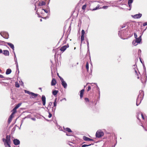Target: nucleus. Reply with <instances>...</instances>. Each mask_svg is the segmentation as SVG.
Listing matches in <instances>:
<instances>
[{
	"label": "nucleus",
	"instance_id": "nucleus-29",
	"mask_svg": "<svg viewBox=\"0 0 147 147\" xmlns=\"http://www.w3.org/2000/svg\"><path fill=\"white\" fill-rule=\"evenodd\" d=\"M137 42L135 40H134L132 42V44L135 46H136L137 45V44H136Z\"/></svg>",
	"mask_w": 147,
	"mask_h": 147
},
{
	"label": "nucleus",
	"instance_id": "nucleus-40",
	"mask_svg": "<svg viewBox=\"0 0 147 147\" xmlns=\"http://www.w3.org/2000/svg\"><path fill=\"white\" fill-rule=\"evenodd\" d=\"M87 47H88V51H89V42L88 40L87 41Z\"/></svg>",
	"mask_w": 147,
	"mask_h": 147
},
{
	"label": "nucleus",
	"instance_id": "nucleus-50",
	"mask_svg": "<svg viewBox=\"0 0 147 147\" xmlns=\"http://www.w3.org/2000/svg\"><path fill=\"white\" fill-rule=\"evenodd\" d=\"M16 70L18 71V73H19V70L18 66H16Z\"/></svg>",
	"mask_w": 147,
	"mask_h": 147
},
{
	"label": "nucleus",
	"instance_id": "nucleus-51",
	"mask_svg": "<svg viewBox=\"0 0 147 147\" xmlns=\"http://www.w3.org/2000/svg\"><path fill=\"white\" fill-rule=\"evenodd\" d=\"M4 78V79H3V80H8L9 79H10V78Z\"/></svg>",
	"mask_w": 147,
	"mask_h": 147
},
{
	"label": "nucleus",
	"instance_id": "nucleus-7",
	"mask_svg": "<svg viewBox=\"0 0 147 147\" xmlns=\"http://www.w3.org/2000/svg\"><path fill=\"white\" fill-rule=\"evenodd\" d=\"M69 47V45L68 44H67L66 45L63 46L61 47L60 49V50L62 52H64L65 51L67 48Z\"/></svg>",
	"mask_w": 147,
	"mask_h": 147
},
{
	"label": "nucleus",
	"instance_id": "nucleus-36",
	"mask_svg": "<svg viewBox=\"0 0 147 147\" xmlns=\"http://www.w3.org/2000/svg\"><path fill=\"white\" fill-rule=\"evenodd\" d=\"M49 2L48 3L47 5H46V9L49 10H50V8L49 6Z\"/></svg>",
	"mask_w": 147,
	"mask_h": 147
},
{
	"label": "nucleus",
	"instance_id": "nucleus-30",
	"mask_svg": "<svg viewBox=\"0 0 147 147\" xmlns=\"http://www.w3.org/2000/svg\"><path fill=\"white\" fill-rule=\"evenodd\" d=\"M86 68L87 70V71H88L89 70V64L88 62H87L86 65Z\"/></svg>",
	"mask_w": 147,
	"mask_h": 147
},
{
	"label": "nucleus",
	"instance_id": "nucleus-46",
	"mask_svg": "<svg viewBox=\"0 0 147 147\" xmlns=\"http://www.w3.org/2000/svg\"><path fill=\"white\" fill-rule=\"evenodd\" d=\"M14 61H17L16 55H15L14 56Z\"/></svg>",
	"mask_w": 147,
	"mask_h": 147
},
{
	"label": "nucleus",
	"instance_id": "nucleus-19",
	"mask_svg": "<svg viewBox=\"0 0 147 147\" xmlns=\"http://www.w3.org/2000/svg\"><path fill=\"white\" fill-rule=\"evenodd\" d=\"M58 92V90H55L52 91V94L53 95L55 96L57 95Z\"/></svg>",
	"mask_w": 147,
	"mask_h": 147
},
{
	"label": "nucleus",
	"instance_id": "nucleus-45",
	"mask_svg": "<svg viewBox=\"0 0 147 147\" xmlns=\"http://www.w3.org/2000/svg\"><path fill=\"white\" fill-rule=\"evenodd\" d=\"M141 50L140 49H139L138 50V55H139L141 53Z\"/></svg>",
	"mask_w": 147,
	"mask_h": 147
},
{
	"label": "nucleus",
	"instance_id": "nucleus-23",
	"mask_svg": "<svg viewBox=\"0 0 147 147\" xmlns=\"http://www.w3.org/2000/svg\"><path fill=\"white\" fill-rule=\"evenodd\" d=\"M45 3L44 1H42L41 2H39V6H43L45 5Z\"/></svg>",
	"mask_w": 147,
	"mask_h": 147
},
{
	"label": "nucleus",
	"instance_id": "nucleus-39",
	"mask_svg": "<svg viewBox=\"0 0 147 147\" xmlns=\"http://www.w3.org/2000/svg\"><path fill=\"white\" fill-rule=\"evenodd\" d=\"M123 30H121L119 31V32L118 33V35L119 36H120V35H121V34H122V32Z\"/></svg>",
	"mask_w": 147,
	"mask_h": 147
},
{
	"label": "nucleus",
	"instance_id": "nucleus-11",
	"mask_svg": "<svg viewBox=\"0 0 147 147\" xmlns=\"http://www.w3.org/2000/svg\"><path fill=\"white\" fill-rule=\"evenodd\" d=\"M41 100L43 102V105H45L46 104V97L44 95H42Z\"/></svg>",
	"mask_w": 147,
	"mask_h": 147
},
{
	"label": "nucleus",
	"instance_id": "nucleus-1",
	"mask_svg": "<svg viewBox=\"0 0 147 147\" xmlns=\"http://www.w3.org/2000/svg\"><path fill=\"white\" fill-rule=\"evenodd\" d=\"M2 140L5 147H11V137L10 135H7L6 138H3Z\"/></svg>",
	"mask_w": 147,
	"mask_h": 147
},
{
	"label": "nucleus",
	"instance_id": "nucleus-25",
	"mask_svg": "<svg viewBox=\"0 0 147 147\" xmlns=\"http://www.w3.org/2000/svg\"><path fill=\"white\" fill-rule=\"evenodd\" d=\"M141 113L140 112V113H137V115L136 117L138 119V120H140V119L139 118V116H140L141 114Z\"/></svg>",
	"mask_w": 147,
	"mask_h": 147
},
{
	"label": "nucleus",
	"instance_id": "nucleus-41",
	"mask_svg": "<svg viewBox=\"0 0 147 147\" xmlns=\"http://www.w3.org/2000/svg\"><path fill=\"white\" fill-rule=\"evenodd\" d=\"M49 115L48 117L49 118H50L51 117V116H52V115L49 112Z\"/></svg>",
	"mask_w": 147,
	"mask_h": 147
},
{
	"label": "nucleus",
	"instance_id": "nucleus-58",
	"mask_svg": "<svg viewBox=\"0 0 147 147\" xmlns=\"http://www.w3.org/2000/svg\"><path fill=\"white\" fill-rule=\"evenodd\" d=\"M36 13L38 15V16L39 17H41V16H40L39 14H38V13H37V11H36Z\"/></svg>",
	"mask_w": 147,
	"mask_h": 147
},
{
	"label": "nucleus",
	"instance_id": "nucleus-33",
	"mask_svg": "<svg viewBox=\"0 0 147 147\" xmlns=\"http://www.w3.org/2000/svg\"><path fill=\"white\" fill-rule=\"evenodd\" d=\"M15 86L16 87L19 88L20 86V85L18 82H15Z\"/></svg>",
	"mask_w": 147,
	"mask_h": 147
},
{
	"label": "nucleus",
	"instance_id": "nucleus-21",
	"mask_svg": "<svg viewBox=\"0 0 147 147\" xmlns=\"http://www.w3.org/2000/svg\"><path fill=\"white\" fill-rule=\"evenodd\" d=\"M83 139L84 140L86 141H89L90 138L86 136H83Z\"/></svg>",
	"mask_w": 147,
	"mask_h": 147
},
{
	"label": "nucleus",
	"instance_id": "nucleus-63",
	"mask_svg": "<svg viewBox=\"0 0 147 147\" xmlns=\"http://www.w3.org/2000/svg\"><path fill=\"white\" fill-rule=\"evenodd\" d=\"M13 54H14V56L15 55H16L15 52L14 51H13Z\"/></svg>",
	"mask_w": 147,
	"mask_h": 147
},
{
	"label": "nucleus",
	"instance_id": "nucleus-17",
	"mask_svg": "<svg viewBox=\"0 0 147 147\" xmlns=\"http://www.w3.org/2000/svg\"><path fill=\"white\" fill-rule=\"evenodd\" d=\"M38 94H35L34 93H33L32 92V93L31 94V95H32V98H36L37 96L38 95Z\"/></svg>",
	"mask_w": 147,
	"mask_h": 147
},
{
	"label": "nucleus",
	"instance_id": "nucleus-48",
	"mask_svg": "<svg viewBox=\"0 0 147 147\" xmlns=\"http://www.w3.org/2000/svg\"><path fill=\"white\" fill-rule=\"evenodd\" d=\"M15 64H16V66H18L17 61H15Z\"/></svg>",
	"mask_w": 147,
	"mask_h": 147
},
{
	"label": "nucleus",
	"instance_id": "nucleus-14",
	"mask_svg": "<svg viewBox=\"0 0 147 147\" xmlns=\"http://www.w3.org/2000/svg\"><path fill=\"white\" fill-rule=\"evenodd\" d=\"M142 35L140 36L138 38H136V41L137 43H140L142 40Z\"/></svg>",
	"mask_w": 147,
	"mask_h": 147
},
{
	"label": "nucleus",
	"instance_id": "nucleus-62",
	"mask_svg": "<svg viewBox=\"0 0 147 147\" xmlns=\"http://www.w3.org/2000/svg\"><path fill=\"white\" fill-rule=\"evenodd\" d=\"M94 141V140L93 139L90 138L89 141Z\"/></svg>",
	"mask_w": 147,
	"mask_h": 147
},
{
	"label": "nucleus",
	"instance_id": "nucleus-4",
	"mask_svg": "<svg viewBox=\"0 0 147 147\" xmlns=\"http://www.w3.org/2000/svg\"><path fill=\"white\" fill-rule=\"evenodd\" d=\"M59 77L60 78V80L61 81L62 85L65 88H66L67 86V85L66 83L64 81L63 79L60 76H59Z\"/></svg>",
	"mask_w": 147,
	"mask_h": 147
},
{
	"label": "nucleus",
	"instance_id": "nucleus-13",
	"mask_svg": "<svg viewBox=\"0 0 147 147\" xmlns=\"http://www.w3.org/2000/svg\"><path fill=\"white\" fill-rule=\"evenodd\" d=\"M2 53L6 56H9V52L7 50H4Z\"/></svg>",
	"mask_w": 147,
	"mask_h": 147
},
{
	"label": "nucleus",
	"instance_id": "nucleus-15",
	"mask_svg": "<svg viewBox=\"0 0 147 147\" xmlns=\"http://www.w3.org/2000/svg\"><path fill=\"white\" fill-rule=\"evenodd\" d=\"M57 83L55 79L53 78L51 82V85L54 86Z\"/></svg>",
	"mask_w": 147,
	"mask_h": 147
},
{
	"label": "nucleus",
	"instance_id": "nucleus-61",
	"mask_svg": "<svg viewBox=\"0 0 147 147\" xmlns=\"http://www.w3.org/2000/svg\"><path fill=\"white\" fill-rule=\"evenodd\" d=\"M3 53V51L1 49H0V53Z\"/></svg>",
	"mask_w": 147,
	"mask_h": 147
},
{
	"label": "nucleus",
	"instance_id": "nucleus-16",
	"mask_svg": "<svg viewBox=\"0 0 147 147\" xmlns=\"http://www.w3.org/2000/svg\"><path fill=\"white\" fill-rule=\"evenodd\" d=\"M84 89H83L80 92V98H82L83 96V94H84Z\"/></svg>",
	"mask_w": 147,
	"mask_h": 147
},
{
	"label": "nucleus",
	"instance_id": "nucleus-43",
	"mask_svg": "<svg viewBox=\"0 0 147 147\" xmlns=\"http://www.w3.org/2000/svg\"><path fill=\"white\" fill-rule=\"evenodd\" d=\"M134 37L136 39V38H137V35L136 33H134Z\"/></svg>",
	"mask_w": 147,
	"mask_h": 147
},
{
	"label": "nucleus",
	"instance_id": "nucleus-59",
	"mask_svg": "<svg viewBox=\"0 0 147 147\" xmlns=\"http://www.w3.org/2000/svg\"><path fill=\"white\" fill-rule=\"evenodd\" d=\"M31 119L33 121H35L36 120V119L35 118H32Z\"/></svg>",
	"mask_w": 147,
	"mask_h": 147
},
{
	"label": "nucleus",
	"instance_id": "nucleus-57",
	"mask_svg": "<svg viewBox=\"0 0 147 147\" xmlns=\"http://www.w3.org/2000/svg\"><path fill=\"white\" fill-rule=\"evenodd\" d=\"M125 25L124 24V25H123V26L121 27V28H124L125 27Z\"/></svg>",
	"mask_w": 147,
	"mask_h": 147
},
{
	"label": "nucleus",
	"instance_id": "nucleus-55",
	"mask_svg": "<svg viewBox=\"0 0 147 147\" xmlns=\"http://www.w3.org/2000/svg\"><path fill=\"white\" fill-rule=\"evenodd\" d=\"M147 80V76L146 75V78H145V82H146Z\"/></svg>",
	"mask_w": 147,
	"mask_h": 147
},
{
	"label": "nucleus",
	"instance_id": "nucleus-64",
	"mask_svg": "<svg viewBox=\"0 0 147 147\" xmlns=\"http://www.w3.org/2000/svg\"><path fill=\"white\" fill-rule=\"evenodd\" d=\"M23 120L21 122V125H22V123H23Z\"/></svg>",
	"mask_w": 147,
	"mask_h": 147
},
{
	"label": "nucleus",
	"instance_id": "nucleus-60",
	"mask_svg": "<svg viewBox=\"0 0 147 147\" xmlns=\"http://www.w3.org/2000/svg\"><path fill=\"white\" fill-rule=\"evenodd\" d=\"M97 90L98 91H100V89L98 87V86H97Z\"/></svg>",
	"mask_w": 147,
	"mask_h": 147
},
{
	"label": "nucleus",
	"instance_id": "nucleus-3",
	"mask_svg": "<svg viewBox=\"0 0 147 147\" xmlns=\"http://www.w3.org/2000/svg\"><path fill=\"white\" fill-rule=\"evenodd\" d=\"M104 132L101 130H98L96 134V137L97 138H100L103 136Z\"/></svg>",
	"mask_w": 147,
	"mask_h": 147
},
{
	"label": "nucleus",
	"instance_id": "nucleus-26",
	"mask_svg": "<svg viewBox=\"0 0 147 147\" xmlns=\"http://www.w3.org/2000/svg\"><path fill=\"white\" fill-rule=\"evenodd\" d=\"M65 130L66 131H67L69 132H72V131L69 128L67 127L65 128Z\"/></svg>",
	"mask_w": 147,
	"mask_h": 147
},
{
	"label": "nucleus",
	"instance_id": "nucleus-31",
	"mask_svg": "<svg viewBox=\"0 0 147 147\" xmlns=\"http://www.w3.org/2000/svg\"><path fill=\"white\" fill-rule=\"evenodd\" d=\"M57 98H56L54 102V107H56L57 106V102H56Z\"/></svg>",
	"mask_w": 147,
	"mask_h": 147
},
{
	"label": "nucleus",
	"instance_id": "nucleus-12",
	"mask_svg": "<svg viewBox=\"0 0 147 147\" xmlns=\"http://www.w3.org/2000/svg\"><path fill=\"white\" fill-rule=\"evenodd\" d=\"M14 114V113H12L11 114L10 116L8 118V123H10V122H11L12 119L13 117V114Z\"/></svg>",
	"mask_w": 147,
	"mask_h": 147
},
{
	"label": "nucleus",
	"instance_id": "nucleus-42",
	"mask_svg": "<svg viewBox=\"0 0 147 147\" xmlns=\"http://www.w3.org/2000/svg\"><path fill=\"white\" fill-rule=\"evenodd\" d=\"M91 89V86H89L88 87V89L87 90V91H89Z\"/></svg>",
	"mask_w": 147,
	"mask_h": 147
},
{
	"label": "nucleus",
	"instance_id": "nucleus-38",
	"mask_svg": "<svg viewBox=\"0 0 147 147\" xmlns=\"http://www.w3.org/2000/svg\"><path fill=\"white\" fill-rule=\"evenodd\" d=\"M52 102H50L49 103V105L48 106V107H51V105H52Z\"/></svg>",
	"mask_w": 147,
	"mask_h": 147
},
{
	"label": "nucleus",
	"instance_id": "nucleus-28",
	"mask_svg": "<svg viewBox=\"0 0 147 147\" xmlns=\"http://www.w3.org/2000/svg\"><path fill=\"white\" fill-rule=\"evenodd\" d=\"M24 92L26 93H27L28 94H29V95H31L32 93V92H30V91H27L26 90H24Z\"/></svg>",
	"mask_w": 147,
	"mask_h": 147
},
{
	"label": "nucleus",
	"instance_id": "nucleus-35",
	"mask_svg": "<svg viewBox=\"0 0 147 147\" xmlns=\"http://www.w3.org/2000/svg\"><path fill=\"white\" fill-rule=\"evenodd\" d=\"M86 4L84 5H83L82 6V9L83 10H84L86 9Z\"/></svg>",
	"mask_w": 147,
	"mask_h": 147
},
{
	"label": "nucleus",
	"instance_id": "nucleus-44",
	"mask_svg": "<svg viewBox=\"0 0 147 147\" xmlns=\"http://www.w3.org/2000/svg\"><path fill=\"white\" fill-rule=\"evenodd\" d=\"M143 26H144L146 25H147V22H145L143 24Z\"/></svg>",
	"mask_w": 147,
	"mask_h": 147
},
{
	"label": "nucleus",
	"instance_id": "nucleus-10",
	"mask_svg": "<svg viewBox=\"0 0 147 147\" xmlns=\"http://www.w3.org/2000/svg\"><path fill=\"white\" fill-rule=\"evenodd\" d=\"M13 143L15 145H18L20 144V142L18 139H14L13 140Z\"/></svg>",
	"mask_w": 147,
	"mask_h": 147
},
{
	"label": "nucleus",
	"instance_id": "nucleus-49",
	"mask_svg": "<svg viewBox=\"0 0 147 147\" xmlns=\"http://www.w3.org/2000/svg\"><path fill=\"white\" fill-rule=\"evenodd\" d=\"M141 115V116L142 119H145V117L144 115L142 113Z\"/></svg>",
	"mask_w": 147,
	"mask_h": 147
},
{
	"label": "nucleus",
	"instance_id": "nucleus-24",
	"mask_svg": "<svg viewBox=\"0 0 147 147\" xmlns=\"http://www.w3.org/2000/svg\"><path fill=\"white\" fill-rule=\"evenodd\" d=\"M21 103H19L17 104L16 105V106L14 108V110H16L17 109H18V108H19L20 106L21 105Z\"/></svg>",
	"mask_w": 147,
	"mask_h": 147
},
{
	"label": "nucleus",
	"instance_id": "nucleus-47",
	"mask_svg": "<svg viewBox=\"0 0 147 147\" xmlns=\"http://www.w3.org/2000/svg\"><path fill=\"white\" fill-rule=\"evenodd\" d=\"M99 7V6H97L94 9H93V10H96L98 9Z\"/></svg>",
	"mask_w": 147,
	"mask_h": 147
},
{
	"label": "nucleus",
	"instance_id": "nucleus-20",
	"mask_svg": "<svg viewBox=\"0 0 147 147\" xmlns=\"http://www.w3.org/2000/svg\"><path fill=\"white\" fill-rule=\"evenodd\" d=\"M5 34V37H4L3 36V38H6V39H8L9 38V34L7 33H6V32H4V34L3 35Z\"/></svg>",
	"mask_w": 147,
	"mask_h": 147
},
{
	"label": "nucleus",
	"instance_id": "nucleus-37",
	"mask_svg": "<svg viewBox=\"0 0 147 147\" xmlns=\"http://www.w3.org/2000/svg\"><path fill=\"white\" fill-rule=\"evenodd\" d=\"M109 6H104L102 7V8L104 9H107Z\"/></svg>",
	"mask_w": 147,
	"mask_h": 147
},
{
	"label": "nucleus",
	"instance_id": "nucleus-18",
	"mask_svg": "<svg viewBox=\"0 0 147 147\" xmlns=\"http://www.w3.org/2000/svg\"><path fill=\"white\" fill-rule=\"evenodd\" d=\"M11 72V69L9 68L7 69L5 73L6 74L8 75L10 74Z\"/></svg>",
	"mask_w": 147,
	"mask_h": 147
},
{
	"label": "nucleus",
	"instance_id": "nucleus-32",
	"mask_svg": "<svg viewBox=\"0 0 147 147\" xmlns=\"http://www.w3.org/2000/svg\"><path fill=\"white\" fill-rule=\"evenodd\" d=\"M136 66L135 65H134L133 66V68L134 69L136 73H137V70L136 69Z\"/></svg>",
	"mask_w": 147,
	"mask_h": 147
},
{
	"label": "nucleus",
	"instance_id": "nucleus-22",
	"mask_svg": "<svg viewBox=\"0 0 147 147\" xmlns=\"http://www.w3.org/2000/svg\"><path fill=\"white\" fill-rule=\"evenodd\" d=\"M133 2V0H128V4L129 7L131 6V4Z\"/></svg>",
	"mask_w": 147,
	"mask_h": 147
},
{
	"label": "nucleus",
	"instance_id": "nucleus-6",
	"mask_svg": "<svg viewBox=\"0 0 147 147\" xmlns=\"http://www.w3.org/2000/svg\"><path fill=\"white\" fill-rule=\"evenodd\" d=\"M141 13H139L134 15H131V17L134 19H139L142 16Z\"/></svg>",
	"mask_w": 147,
	"mask_h": 147
},
{
	"label": "nucleus",
	"instance_id": "nucleus-54",
	"mask_svg": "<svg viewBox=\"0 0 147 147\" xmlns=\"http://www.w3.org/2000/svg\"><path fill=\"white\" fill-rule=\"evenodd\" d=\"M0 77L1 78H4V77L2 75H1V74H0Z\"/></svg>",
	"mask_w": 147,
	"mask_h": 147
},
{
	"label": "nucleus",
	"instance_id": "nucleus-5",
	"mask_svg": "<svg viewBox=\"0 0 147 147\" xmlns=\"http://www.w3.org/2000/svg\"><path fill=\"white\" fill-rule=\"evenodd\" d=\"M84 100H85V102L86 104L87 105V106L88 107H90V105L91 102L92 103L93 102L92 101L91 102H90L88 99V98H84Z\"/></svg>",
	"mask_w": 147,
	"mask_h": 147
},
{
	"label": "nucleus",
	"instance_id": "nucleus-56",
	"mask_svg": "<svg viewBox=\"0 0 147 147\" xmlns=\"http://www.w3.org/2000/svg\"><path fill=\"white\" fill-rule=\"evenodd\" d=\"M52 110L53 111V112H55V109H56V107H55V108H54V111H53V107H52Z\"/></svg>",
	"mask_w": 147,
	"mask_h": 147
},
{
	"label": "nucleus",
	"instance_id": "nucleus-27",
	"mask_svg": "<svg viewBox=\"0 0 147 147\" xmlns=\"http://www.w3.org/2000/svg\"><path fill=\"white\" fill-rule=\"evenodd\" d=\"M42 9V10H43L46 13H49L50 12V10H48L47 9Z\"/></svg>",
	"mask_w": 147,
	"mask_h": 147
},
{
	"label": "nucleus",
	"instance_id": "nucleus-8",
	"mask_svg": "<svg viewBox=\"0 0 147 147\" xmlns=\"http://www.w3.org/2000/svg\"><path fill=\"white\" fill-rule=\"evenodd\" d=\"M1 42L7 44L13 49V51L14 50V46L10 42H6L3 41H1Z\"/></svg>",
	"mask_w": 147,
	"mask_h": 147
},
{
	"label": "nucleus",
	"instance_id": "nucleus-52",
	"mask_svg": "<svg viewBox=\"0 0 147 147\" xmlns=\"http://www.w3.org/2000/svg\"><path fill=\"white\" fill-rule=\"evenodd\" d=\"M12 111H13V112L12 113H14V114L16 112V110H14V108L13 109Z\"/></svg>",
	"mask_w": 147,
	"mask_h": 147
},
{
	"label": "nucleus",
	"instance_id": "nucleus-34",
	"mask_svg": "<svg viewBox=\"0 0 147 147\" xmlns=\"http://www.w3.org/2000/svg\"><path fill=\"white\" fill-rule=\"evenodd\" d=\"M91 145V144H88V145L84 144H83V145H82V147H87V146H90Z\"/></svg>",
	"mask_w": 147,
	"mask_h": 147
},
{
	"label": "nucleus",
	"instance_id": "nucleus-2",
	"mask_svg": "<svg viewBox=\"0 0 147 147\" xmlns=\"http://www.w3.org/2000/svg\"><path fill=\"white\" fill-rule=\"evenodd\" d=\"M144 96V92L142 90H140L139 94L138 95L136 100V105L138 106L141 103Z\"/></svg>",
	"mask_w": 147,
	"mask_h": 147
},
{
	"label": "nucleus",
	"instance_id": "nucleus-53",
	"mask_svg": "<svg viewBox=\"0 0 147 147\" xmlns=\"http://www.w3.org/2000/svg\"><path fill=\"white\" fill-rule=\"evenodd\" d=\"M136 74L138 76V77H137V78L138 79H139V74H138L137 73H137H136Z\"/></svg>",
	"mask_w": 147,
	"mask_h": 147
},
{
	"label": "nucleus",
	"instance_id": "nucleus-9",
	"mask_svg": "<svg viewBox=\"0 0 147 147\" xmlns=\"http://www.w3.org/2000/svg\"><path fill=\"white\" fill-rule=\"evenodd\" d=\"M85 34V31L84 30H82L81 32V40L82 42L84 40V35Z\"/></svg>",
	"mask_w": 147,
	"mask_h": 147
}]
</instances>
